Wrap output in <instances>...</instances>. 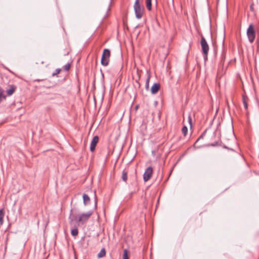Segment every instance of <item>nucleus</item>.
I'll return each instance as SVG.
<instances>
[{"mask_svg":"<svg viewBox=\"0 0 259 259\" xmlns=\"http://www.w3.org/2000/svg\"><path fill=\"white\" fill-rule=\"evenodd\" d=\"M134 11L137 19H141L144 13V8L139 3V0H136L134 5Z\"/></svg>","mask_w":259,"mask_h":259,"instance_id":"1","label":"nucleus"},{"mask_svg":"<svg viewBox=\"0 0 259 259\" xmlns=\"http://www.w3.org/2000/svg\"><path fill=\"white\" fill-rule=\"evenodd\" d=\"M110 57V51L109 49H105L103 50L101 59V64L104 66H106L109 64Z\"/></svg>","mask_w":259,"mask_h":259,"instance_id":"2","label":"nucleus"},{"mask_svg":"<svg viewBox=\"0 0 259 259\" xmlns=\"http://www.w3.org/2000/svg\"><path fill=\"white\" fill-rule=\"evenodd\" d=\"M247 35L249 41L250 43H252L255 38V31L253 24H251L249 25L247 30Z\"/></svg>","mask_w":259,"mask_h":259,"instance_id":"3","label":"nucleus"},{"mask_svg":"<svg viewBox=\"0 0 259 259\" xmlns=\"http://www.w3.org/2000/svg\"><path fill=\"white\" fill-rule=\"evenodd\" d=\"M200 44L204 58L205 59H206L209 50V46L206 42V39L203 36H201Z\"/></svg>","mask_w":259,"mask_h":259,"instance_id":"4","label":"nucleus"},{"mask_svg":"<svg viewBox=\"0 0 259 259\" xmlns=\"http://www.w3.org/2000/svg\"><path fill=\"white\" fill-rule=\"evenodd\" d=\"M93 213V212L92 210L89 211L85 213H82L78 217L77 222L82 224L84 223L89 219Z\"/></svg>","mask_w":259,"mask_h":259,"instance_id":"5","label":"nucleus"},{"mask_svg":"<svg viewBox=\"0 0 259 259\" xmlns=\"http://www.w3.org/2000/svg\"><path fill=\"white\" fill-rule=\"evenodd\" d=\"M153 174V168L149 166L147 168L143 175V179L145 182H147L151 178Z\"/></svg>","mask_w":259,"mask_h":259,"instance_id":"6","label":"nucleus"},{"mask_svg":"<svg viewBox=\"0 0 259 259\" xmlns=\"http://www.w3.org/2000/svg\"><path fill=\"white\" fill-rule=\"evenodd\" d=\"M160 84L158 83H155L151 88V93L153 94H156L160 89Z\"/></svg>","mask_w":259,"mask_h":259,"instance_id":"7","label":"nucleus"},{"mask_svg":"<svg viewBox=\"0 0 259 259\" xmlns=\"http://www.w3.org/2000/svg\"><path fill=\"white\" fill-rule=\"evenodd\" d=\"M9 89L7 90L6 93H7V96H10L12 95L15 92L16 89V87L14 85H10L9 86Z\"/></svg>","mask_w":259,"mask_h":259,"instance_id":"8","label":"nucleus"},{"mask_svg":"<svg viewBox=\"0 0 259 259\" xmlns=\"http://www.w3.org/2000/svg\"><path fill=\"white\" fill-rule=\"evenodd\" d=\"M77 220L78 219L77 218V216L72 213V209H71L69 217V224L71 225H72L74 221L77 222Z\"/></svg>","mask_w":259,"mask_h":259,"instance_id":"9","label":"nucleus"},{"mask_svg":"<svg viewBox=\"0 0 259 259\" xmlns=\"http://www.w3.org/2000/svg\"><path fill=\"white\" fill-rule=\"evenodd\" d=\"M82 197L83 200V204L84 205H88L90 203V198L87 194H83Z\"/></svg>","mask_w":259,"mask_h":259,"instance_id":"10","label":"nucleus"},{"mask_svg":"<svg viewBox=\"0 0 259 259\" xmlns=\"http://www.w3.org/2000/svg\"><path fill=\"white\" fill-rule=\"evenodd\" d=\"M106 251L104 248L101 249L99 253L97 255L98 258H102L106 255Z\"/></svg>","mask_w":259,"mask_h":259,"instance_id":"11","label":"nucleus"},{"mask_svg":"<svg viewBox=\"0 0 259 259\" xmlns=\"http://www.w3.org/2000/svg\"><path fill=\"white\" fill-rule=\"evenodd\" d=\"M4 91L3 88L0 87V103L3 100L6 99V95L4 94Z\"/></svg>","mask_w":259,"mask_h":259,"instance_id":"12","label":"nucleus"},{"mask_svg":"<svg viewBox=\"0 0 259 259\" xmlns=\"http://www.w3.org/2000/svg\"><path fill=\"white\" fill-rule=\"evenodd\" d=\"M5 211L3 209H0V226L3 224Z\"/></svg>","mask_w":259,"mask_h":259,"instance_id":"13","label":"nucleus"},{"mask_svg":"<svg viewBox=\"0 0 259 259\" xmlns=\"http://www.w3.org/2000/svg\"><path fill=\"white\" fill-rule=\"evenodd\" d=\"M98 141H99V137L97 136H95L93 138V139L91 141L90 146H96Z\"/></svg>","mask_w":259,"mask_h":259,"instance_id":"14","label":"nucleus"},{"mask_svg":"<svg viewBox=\"0 0 259 259\" xmlns=\"http://www.w3.org/2000/svg\"><path fill=\"white\" fill-rule=\"evenodd\" d=\"M121 179L125 182H126L127 180V171L125 170L122 171Z\"/></svg>","mask_w":259,"mask_h":259,"instance_id":"15","label":"nucleus"},{"mask_svg":"<svg viewBox=\"0 0 259 259\" xmlns=\"http://www.w3.org/2000/svg\"><path fill=\"white\" fill-rule=\"evenodd\" d=\"M248 100V99L246 96H245L244 95H243L242 96L243 103L244 107L245 108V109H247V108H248V106H247Z\"/></svg>","mask_w":259,"mask_h":259,"instance_id":"16","label":"nucleus"},{"mask_svg":"<svg viewBox=\"0 0 259 259\" xmlns=\"http://www.w3.org/2000/svg\"><path fill=\"white\" fill-rule=\"evenodd\" d=\"M152 153L154 156H156L157 157H159L161 156L162 152H161V151L160 152H159L158 150L157 151L152 150Z\"/></svg>","mask_w":259,"mask_h":259,"instance_id":"17","label":"nucleus"},{"mask_svg":"<svg viewBox=\"0 0 259 259\" xmlns=\"http://www.w3.org/2000/svg\"><path fill=\"white\" fill-rule=\"evenodd\" d=\"M146 8L148 9V10L151 11V7H152L151 0H146Z\"/></svg>","mask_w":259,"mask_h":259,"instance_id":"18","label":"nucleus"},{"mask_svg":"<svg viewBox=\"0 0 259 259\" xmlns=\"http://www.w3.org/2000/svg\"><path fill=\"white\" fill-rule=\"evenodd\" d=\"M150 79V74L149 73H148V76L146 79V84H145V88L146 90L149 89V84Z\"/></svg>","mask_w":259,"mask_h":259,"instance_id":"19","label":"nucleus"},{"mask_svg":"<svg viewBox=\"0 0 259 259\" xmlns=\"http://www.w3.org/2000/svg\"><path fill=\"white\" fill-rule=\"evenodd\" d=\"M71 234L73 236H76L78 234V229L75 227L71 230Z\"/></svg>","mask_w":259,"mask_h":259,"instance_id":"20","label":"nucleus"},{"mask_svg":"<svg viewBox=\"0 0 259 259\" xmlns=\"http://www.w3.org/2000/svg\"><path fill=\"white\" fill-rule=\"evenodd\" d=\"M123 259H129L128 255V251L126 249H124L123 250Z\"/></svg>","mask_w":259,"mask_h":259,"instance_id":"21","label":"nucleus"},{"mask_svg":"<svg viewBox=\"0 0 259 259\" xmlns=\"http://www.w3.org/2000/svg\"><path fill=\"white\" fill-rule=\"evenodd\" d=\"M206 134V130H205L202 134L198 138V139L196 140V142H198V141H200L202 139H203L205 137Z\"/></svg>","mask_w":259,"mask_h":259,"instance_id":"22","label":"nucleus"},{"mask_svg":"<svg viewBox=\"0 0 259 259\" xmlns=\"http://www.w3.org/2000/svg\"><path fill=\"white\" fill-rule=\"evenodd\" d=\"M182 132L184 136H186L187 132H188V128H187V126H184L183 127V128L182 129Z\"/></svg>","mask_w":259,"mask_h":259,"instance_id":"23","label":"nucleus"},{"mask_svg":"<svg viewBox=\"0 0 259 259\" xmlns=\"http://www.w3.org/2000/svg\"><path fill=\"white\" fill-rule=\"evenodd\" d=\"M60 71H61V69H59V68H58V69H57L55 71V72H54V73H53V74H52V76H55V75H57L58 74H59V73H60Z\"/></svg>","mask_w":259,"mask_h":259,"instance_id":"24","label":"nucleus"},{"mask_svg":"<svg viewBox=\"0 0 259 259\" xmlns=\"http://www.w3.org/2000/svg\"><path fill=\"white\" fill-rule=\"evenodd\" d=\"M70 68V64L68 63L64 66V69L66 71H68Z\"/></svg>","mask_w":259,"mask_h":259,"instance_id":"25","label":"nucleus"},{"mask_svg":"<svg viewBox=\"0 0 259 259\" xmlns=\"http://www.w3.org/2000/svg\"><path fill=\"white\" fill-rule=\"evenodd\" d=\"M230 137H231V139H232V140H234L235 139V135H234V133L230 134Z\"/></svg>","mask_w":259,"mask_h":259,"instance_id":"26","label":"nucleus"},{"mask_svg":"<svg viewBox=\"0 0 259 259\" xmlns=\"http://www.w3.org/2000/svg\"><path fill=\"white\" fill-rule=\"evenodd\" d=\"M188 119L190 125L192 126V119L190 116H189Z\"/></svg>","mask_w":259,"mask_h":259,"instance_id":"27","label":"nucleus"},{"mask_svg":"<svg viewBox=\"0 0 259 259\" xmlns=\"http://www.w3.org/2000/svg\"><path fill=\"white\" fill-rule=\"evenodd\" d=\"M96 147H90V150L92 151V152H94L96 149Z\"/></svg>","mask_w":259,"mask_h":259,"instance_id":"28","label":"nucleus"},{"mask_svg":"<svg viewBox=\"0 0 259 259\" xmlns=\"http://www.w3.org/2000/svg\"><path fill=\"white\" fill-rule=\"evenodd\" d=\"M250 10L252 11H254V9H253V6L252 5H251L250 7Z\"/></svg>","mask_w":259,"mask_h":259,"instance_id":"29","label":"nucleus"},{"mask_svg":"<svg viewBox=\"0 0 259 259\" xmlns=\"http://www.w3.org/2000/svg\"><path fill=\"white\" fill-rule=\"evenodd\" d=\"M138 108V106H137L136 107V109H137Z\"/></svg>","mask_w":259,"mask_h":259,"instance_id":"30","label":"nucleus"},{"mask_svg":"<svg viewBox=\"0 0 259 259\" xmlns=\"http://www.w3.org/2000/svg\"><path fill=\"white\" fill-rule=\"evenodd\" d=\"M210 146H215V145L214 144H211Z\"/></svg>","mask_w":259,"mask_h":259,"instance_id":"31","label":"nucleus"},{"mask_svg":"<svg viewBox=\"0 0 259 259\" xmlns=\"http://www.w3.org/2000/svg\"><path fill=\"white\" fill-rule=\"evenodd\" d=\"M224 147L225 148H228V147H227V146H225V147Z\"/></svg>","mask_w":259,"mask_h":259,"instance_id":"32","label":"nucleus"}]
</instances>
